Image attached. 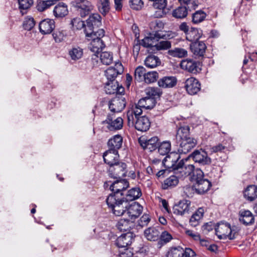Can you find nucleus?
Wrapping results in <instances>:
<instances>
[{"label": "nucleus", "mask_w": 257, "mask_h": 257, "mask_svg": "<svg viewBox=\"0 0 257 257\" xmlns=\"http://www.w3.org/2000/svg\"><path fill=\"white\" fill-rule=\"evenodd\" d=\"M188 14V9L186 7H179L173 11L172 16L177 19H183Z\"/></svg>", "instance_id": "49"}, {"label": "nucleus", "mask_w": 257, "mask_h": 257, "mask_svg": "<svg viewBox=\"0 0 257 257\" xmlns=\"http://www.w3.org/2000/svg\"><path fill=\"white\" fill-rule=\"evenodd\" d=\"M195 163L201 166H209L211 164L212 160L208 156L207 153L202 149L196 150L189 156Z\"/></svg>", "instance_id": "9"}, {"label": "nucleus", "mask_w": 257, "mask_h": 257, "mask_svg": "<svg viewBox=\"0 0 257 257\" xmlns=\"http://www.w3.org/2000/svg\"><path fill=\"white\" fill-rule=\"evenodd\" d=\"M180 163H182L180 168L176 169L175 171V174H179L181 176H187L191 175L195 169V167L193 165L188 164L185 165L184 160L181 159Z\"/></svg>", "instance_id": "29"}, {"label": "nucleus", "mask_w": 257, "mask_h": 257, "mask_svg": "<svg viewBox=\"0 0 257 257\" xmlns=\"http://www.w3.org/2000/svg\"><path fill=\"white\" fill-rule=\"evenodd\" d=\"M127 165L121 161L108 167L107 172L108 176L113 179H120L126 176Z\"/></svg>", "instance_id": "6"}, {"label": "nucleus", "mask_w": 257, "mask_h": 257, "mask_svg": "<svg viewBox=\"0 0 257 257\" xmlns=\"http://www.w3.org/2000/svg\"><path fill=\"white\" fill-rule=\"evenodd\" d=\"M135 236L132 232L127 231L117 237L115 244L119 248H127L134 240Z\"/></svg>", "instance_id": "14"}, {"label": "nucleus", "mask_w": 257, "mask_h": 257, "mask_svg": "<svg viewBox=\"0 0 257 257\" xmlns=\"http://www.w3.org/2000/svg\"><path fill=\"white\" fill-rule=\"evenodd\" d=\"M83 49L79 47H73L69 51V55L71 59L77 60L80 59L83 55Z\"/></svg>", "instance_id": "50"}, {"label": "nucleus", "mask_w": 257, "mask_h": 257, "mask_svg": "<svg viewBox=\"0 0 257 257\" xmlns=\"http://www.w3.org/2000/svg\"><path fill=\"white\" fill-rule=\"evenodd\" d=\"M101 62L105 65H109L112 63L113 55L109 52H103L100 54Z\"/></svg>", "instance_id": "51"}, {"label": "nucleus", "mask_w": 257, "mask_h": 257, "mask_svg": "<svg viewBox=\"0 0 257 257\" xmlns=\"http://www.w3.org/2000/svg\"><path fill=\"white\" fill-rule=\"evenodd\" d=\"M53 13L56 18H63L68 14L67 6L63 2H59L54 7Z\"/></svg>", "instance_id": "34"}, {"label": "nucleus", "mask_w": 257, "mask_h": 257, "mask_svg": "<svg viewBox=\"0 0 257 257\" xmlns=\"http://www.w3.org/2000/svg\"><path fill=\"white\" fill-rule=\"evenodd\" d=\"M55 27V22L52 19H44L39 24V30L42 34H50Z\"/></svg>", "instance_id": "28"}, {"label": "nucleus", "mask_w": 257, "mask_h": 257, "mask_svg": "<svg viewBox=\"0 0 257 257\" xmlns=\"http://www.w3.org/2000/svg\"><path fill=\"white\" fill-rule=\"evenodd\" d=\"M118 82L115 80H107L105 83L104 88L106 93L114 94L118 88Z\"/></svg>", "instance_id": "47"}, {"label": "nucleus", "mask_w": 257, "mask_h": 257, "mask_svg": "<svg viewBox=\"0 0 257 257\" xmlns=\"http://www.w3.org/2000/svg\"><path fill=\"white\" fill-rule=\"evenodd\" d=\"M179 183L178 178L175 175H171L166 179L162 184V188L167 190L176 186Z\"/></svg>", "instance_id": "42"}, {"label": "nucleus", "mask_w": 257, "mask_h": 257, "mask_svg": "<svg viewBox=\"0 0 257 257\" xmlns=\"http://www.w3.org/2000/svg\"><path fill=\"white\" fill-rule=\"evenodd\" d=\"M154 45L155 48L158 50H165L170 49L171 47V42L168 40H162L158 41Z\"/></svg>", "instance_id": "55"}, {"label": "nucleus", "mask_w": 257, "mask_h": 257, "mask_svg": "<svg viewBox=\"0 0 257 257\" xmlns=\"http://www.w3.org/2000/svg\"><path fill=\"white\" fill-rule=\"evenodd\" d=\"M144 63L147 67L154 68L161 65V61L158 56L154 55H149L145 59Z\"/></svg>", "instance_id": "36"}, {"label": "nucleus", "mask_w": 257, "mask_h": 257, "mask_svg": "<svg viewBox=\"0 0 257 257\" xmlns=\"http://www.w3.org/2000/svg\"><path fill=\"white\" fill-rule=\"evenodd\" d=\"M143 110L138 108L129 109L126 112L127 125L129 127L134 126L136 130L142 132L149 130L151 122L146 115L140 116Z\"/></svg>", "instance_id": "1"}, {"label": "nucleus", "mask_w": 257, "mask_h": 257, "mask_svg": "<svg viewBox=\"0 0 257 257\" xmlns=\"http://www.w3.org/2000/svg\"><path fill=\"white\" fill-rule=\"evenodd\" d=\"M181 160L180 154L178 152H171L163 160L162 164L165 168L175 172L176 169L180 168L182 164L180 163Z\"/></svg>", "instance_id": "4"}, {"label": "nucleus", "mask_w": 257, "mask_h": 257, "mask_svg": "<svg viewBox=\"0 0 257 257\" xmlns=\"http://www.w3.org/2000/svg\"><path fill=\"white\" fill-rule=\"evenodd\" d=\"M216 225L212 221L205 223L201 227L202 232L205 234H207L210 231H212L213 229H215Z\"/></svg>", "instance_id": "59"}, {"label": "nucleus", "mask_w": 257, "mask_h": 257, "mask_svg": "<svg viewBox=\"0 0 257 257\" xmlns=\"http://www.w3.org/2000/svg\"><path fill=\"white\" fill-rule=\"evenodd\" d=\"M19 9L23 15L26 13V11L30 9L34 4L33 0H18Z\"/></svg>", "instance_id": "53"}, {"label": "nucleus", "mask_w": 257, "mask_h": 257, "mask_svg": "<svg viewBox=\"0 0 257 257\" xmlns=\"http://www.w3.org/2000/svg\"><path fill=\"white\" fill-rule=\"evenodd\" d=\"M117 228L121 231H130L134 226V222L128 219H120L116 225Z\"/></svg>", "instance_id": "38"}, {"label": "nucleus", "mask_w": 257, "mask_h": 257, "mask_svg": "<svg viewBox=\"0 0 257 257\" xmlns=\"http://www.w3.org/2000/svg\"><path fill=\"white\" fill-rule=\"evenodd\" d=\"M244 197L248 201H252L257 198V186L249 185L244 191Z\"/></svg>", "instance_id": "40"}, {"label": "nucleus", "mask_w": 257, "mask_h": 257, "mask_svg": "<svg viewBox=\"0 0 257 257\" xmlns=\"http://www.w3.org/2000/svg\"><path fill=\"white\" fill-rule=\"evenodd\" d=\"M211 186V182L205 178L196 182L192 188L197 194H203L209 190Z\"/></svg>", "instance_id": "18"}, {"label": "nucleus", "mask_w": 257, "mask_h": 257, "mask_svg": "<svg viewBox=\"0 0 257 257\" xmlns=\"http://www.w3.org/2000/svg\"><path fill=\"white\" fill-rule=\"evenodd\" d=\"M193 173V177L195 182H197L198 180H203L205 179L204 173L200 169H197L196 170H194Z\"/></svg>", "instance_id": "62"}, {"label": "nucleus", "mask_w": 257, "mask_h": 257, "mask_svg": "<svg viewBox=\"0 0 257 257\" xmlns=\"http://www.w3.org/2000/svg\"><path fill=\"white\" fill-rule=\"evenodd\" d=\"M176 138L177 142L187 140L188 138H193L190 135V127L188 125L180 127L177 130Z\"/></svg>", "instance_id": "35"}, {"label": "nucleus", "mask_w": 257, "mask_h": 257, "mask_svg": "<svg viewBox=\"0 0 257 257\" xmlns=\"http://www.w3.org/2000/svg\"><path fill=\"white\" fill-rule=\"evenodd\" d=\"M126 99L123 95L116 96L109 102V108L111 113H115L121 111L125 107Z\"/></svg>", "instance_id": "12"}, {"label": "nucleus", "mask_w": 257, "mask_h": 257, "mask_svg": "<svg viewBox=\"0 0 257 257\" xmlns=\"http://www.w3.org/2000/svg\"><path fill=\"white\" fill-rule=\"evenodd\" d=\"M153 7L155 10L153 16L156 18H160L165 17L170 11L167 7V0H158L153 3Z\"/></svg>", "instance_id": "11"}, {"label": "nucleus", "mask_w": 257, "mask_h": 257, "mask_svg": "<svg viewBox=\"0 0 257 257\" xmlns=\"http://www.w3.org/2000/svg\"><path fill=\"white\" fill-rule=\"evenodd\" d=\"M239 220L246 226L251 225L254 222V217L249 210H241L239 212Z\"/></svg>", "instance_id": "25"}, {"label": "nucleus", "mask_w": 257, "mask_h": 257, "mask_svg": "<svg viewBox=\"0 0 257 257\" xmlns=\"http://www.w3.org/2000/svg\"><path fill=\"white\" fill-rule=\"evenodd\" d=\"M84 32L87 39L89 41L93 38L101 39L105 35V31L102 29H99L97 31H94V29L89 31L88 29H85Z\"/></svg>", "instance_id": "41"}, {"label": "nucleus", "mask_w": 257, "mask_h": 257, "mask_svg": "<svg viewBox=\"0 0 257 257\" xmlns=\"http://www.w3.org/2000/svg\"><path fill=\"white\" fill-rule=\"evenodd\" d=\"M86 25L85 29L89 31L94 29L95 28L99 27L101 25V17L98 14H93L89 16L86 20Z\"/></svg>", "instance_id": "24"}, {"label": "nucleus", "mask_w": 257, "mask_h": 257, "mask_svg": "<svg viewBox=\"0 0 257 257\" xmlns=\"http://www.w3.org/2000/svg\"><path fill=\"white\" fill-rule=\"evenodd\" d=\"M146 93L147 97L152 98L156 101L162 94V91L158 87H149L146 89Z\"/></svg>", "instance_id": "44"}, {"label": "nucleus", "mask_w": 257, "mask_h": 257, "mask_svg": "<svg viewBox=\"0 0 257 257\" xmlns=\"http://www.w3.org/2000/svg\"><path fill=\"white\" fill-rule=\"evenodd\" d=\"M202 31L200 29L191 27L186 35L187 40L191 43L198 41L202 36Z\"/></svg>", "instance_id": "32"}, {"label": "nucleus", "mask_w": 257, "mask_h": 257, "mask_svg": "<svg viewBox=\"0 0 257 257\" xmlns=\"http://www.w3.org/2000/svg\"><path fill=\"white\" fill-rule=\"evenodd\" d=\"M129 6L134 10L139 11L144 7V2L142 0H130Z\"/></svg>", "instance_id": "58"}, {"label": "nucleus", "mask_w": 257, "mask_h": 257, "mask_svg": "<svg viewBox=\"0 0 257 257\" xmlns=\"http://www.w3.org/2000/svg\"><path fill=\"white\" fill-rule=\"evenodd\" d=\"M111 183L109 189L112 192L108 196L115 197H124L123 192L129 187V182L124 179H116Z\"/></svg>", "instance_id": "3"}, {"label": "nucleus", "mask_w": 257, "mask_h": 257, "mask_svg": "<svg viewBox=\"0 0 257 257\" xmlns=\"http://www.w3.org/2000/svg\"><path fill=\"white\" fill-rule=\"evenodd\" d=\"M177 78L174 76H164L158 81V85L163 88H172L177 84Z\"/></svg>", "instance_id": "31"}, {"label": "nucleus", "mask_w": 257, "mask_h": 257, "mask_svg": "<svg viewBox=\"0 0 257 257\" xmlns=\"http://www.w3.org/2000/svg\"><path fill=\"white\" fill-rule=\"evenodd\" d=\"M156 102L154 99L146 96L140 99L137 104L133 105L130 109H134L136 107L140 108L141 110H142V108L151 109L154 107Z\"/></svg>", "instance_id": "27"}, {"label": "nucleus", "mask_w": 257, "mask_h": 257, "mask_svg": "<svg viewBox=\"0 0 257 257\" xmlns=\"http://www.w3.org/2000/svg\"><path fill=\"white\" fill-rule=\"evenodd\" d=\"M35 25L34 19L33 18H28L23 23V27L25 30L30 31Z\"/></svg>", "instance_id": "60"}, {"label": "nucleus", "mask_w": 257, "mask_h": 257, "mask_svg": "<svg viewBox=\"0 0 257 257\" xmlns=\"http://www.w3.org/2000/svg\"><path fill=\"white\" fill-rule=\"evenodd\" d=\"M146 73V69L144 67L141 66H138L135 71V79L138 81L144 80Z\"/></svg>", "instance_id": "56"}, {"label": "nucleus", "mask_w": 257, "mask_h": 257, "mask_svg": "<svg viewBox=\"0 0 257 257\" xmlns=\"http://www.w3.org/2000/svg\"><path fill=\"white\" fill-rule=\"evenodd\" d=\"M190 48L191 52L196 56H203L206 46L203 41H196L192 42L190 45Z\"/></svg>", "instance_id": "26"}, {"label": "nucleus", "mask_w": 257, "mask_h": 257, "mask_svg": "<svg viewBox=\"0 0 257 257\" xmlns=\"http://www.w3.org/2000/svg\"><path fill=\"white\" fill-rule=\"evenodd\" d=\"M141 195L142 192L140 188L134 187L129 190L127 194H124V199L128 202L138 199Z\"/></svg>", "instance_id": "39"}, {"label": "nucleus", "mask_w": 257, "mask_h": 257, "mask_svg": "<svg viewBox=\"0 0 257 257\" xmlns=\"http://www.w3.org/2000/svg\"><path fill=\"white\" fill-rule=\"evenodd\" d=\"M140 146L144 150H147L152 152L158 149L160 142L157 137H154L151 139L146 140H142L141 138L139 140Z\"/></svg>", "instance_id": "17"}, {"label": "nucleus", "mask_w": 257, "mask_h": 257, "mask_svg": "<svg viewBox=\"0 0 257 257\" xmlns=\"http://www.w3.org/2000/svg\"><path fill=\"white\" fill-rule=\"evenodd\" d=\"M177 151L180 154H186L197 145V141L195 138H188L184 140L177 141Z\"/></svg>", "instance_id": "13"}, {"label": "nucleus", "mask_w": 257, "mask_h": 257, "mask_svg": "<svg viewBox=\"0 0 257 257\" xmlns=\"http://www.w3.org/2000/svg\"><path fill=\"white\" fill-rule=\"evenodd\" d=\"M103 124H107V128L110 131L119 130L123 126V119L120 117L115 118L114 113H110L106 119L102 121Z\"/></svg>", "instance_id": "10"}, {"label": "nucleus", "mask_w": 257, "mask_h": 257, "mask_svg": "<svg viewBox=\"0 0 257 257\" xmlns=\"http://www.w3.org/2000/svg\"><path fill=\"white\" fill-rule=\"evenodd\" d=\"M173 239L172 235L167 231H164L160 234L159 240L157 243L159 248L170 242Z\"/></svg>", "instance_id": "45"}, {"label": "nucleus", "mask_w": 257, "mask_h": 257, "mask_svg": "<svg viewBox=\"0 0 257 257\" xmlns=\"http://www.w3.org/2000/svg\"><path fill=\"white\" fill-rule=\"evenodd\" d=\"M168 55L179 58L186 57L188 55L187 51L182 48L175 47L168 51Z\"/></svg>", "instance_id": "43"}, {"label": "nucleus", "mask_w": 257, "mask_h": 257, "mask_svg": "<svg viewBox=\"0 0 257 257\" xmlns=\"http://www.w3.org/2000/svg\"><path fill=\"white\" fill-rule=\"evenodd\" d=\"M201 66L200 62L191 58L182 60L180 63V67L182 69L194 74L201 71Z\"/></svg>", "instance_id": "7"}, {"label": "nucleus", "mask_w": 257, "mask_h": 257, "mask_svg": "<svg viewBox=\"0 0 257 257\" xmlns=\"http://www.w3.org/2000/svg\"><path fill=\"white\" fill-rule=\"evenodd\" d=\"M171 144L170 141H164L159 143L158 151L162 156L168 155L171 151Z\"/></svg>", "instance_id": "46"}, {"label": "nucleus", "mask_w": 257, "mask_h": 257, "mask_svg": "<svg viewBox=\"0 0 257 257\" xmlns=\"http://www.w3.org/2000/svg\"><path fill=\"white\" fill-rule=\"evenodd\" d=\"M206 17V14L202 10L196 11L192 15V22L194 24L203 22Z\"/></svg>", "instance_id": "48"}, {"label": "nucleus", "mask_w": 257, "mask_h": 257, "mask_svg": "<svg viewBox=\"0 0 257 257\" xmlns=\"http://www.w3.org/2000/svg\"><path fill=\"white\" fill-rule=\"evenodd\" d=\"M158 77L159 74L157 71H149L146 73L144 80L149 84L156 81Z\"/></svg>", "instance_id": "54"}, {"label": "nucleus", "mask_w": 257, "mask_h": 257, "mask_svg": "<svg viewBox=\"0 0 257 257\" xmlns=\"http://www.w3.org/2000/svg\"><path fill=\"white\" fill-rule=\"evenodd\" d=\"M151 220L150 216L147 214H144L138 220V225L141 227L147 226Z\"/></svg>", "instance_id": "61"}, {"label": "nucleus", "mask_w": 257, "mask_h": 257, "mask_svg": "<svg viewBox=\"0 0 257 257\" xmlns=\"http://www.w3.org/2000/svg\"><path fill=\"white\" fill-rule=\"evenodd\" d=\"M106 202L108 208L111 209L115 215L120 216L126 212L128 202L124 199V197L108 196Z\"/></svg>", "instance_id": "2"}, {"label": "nucleus", "mask_w": 257, "mask_h": 257, "mask_svg": "<svg viewBox=\"0 0 257 257\" xmlns=\"http://www.w3.org/2000/svg\"><path fill=\"white\" fill-rule=\"evenodd\" d=\"M204 209L203 207L199 208L191 216L189 220L190 225L196 227L199 225L200 220L203 217Z\"/></svg>", "instance_id": "33"}, {"label": "nucleus", "mask_w": 257, "mask_h": 257, "mask_svg": "<svg viewBox=\"0 0 257 257\" xmlns=\"http://www.w3.org/2000/svg\"><path fill=\"white\" fill-rule=\"evenodd\" d=\"M52 35L55 42L57 43L62 42L64 40L65 37L64 33L59 31H55Z\"/></svg>", "instance_id": "63"}, {"label": "nucleus", "mask_w": 257, "mask_h": 257, "mask_svg": "<svg viewBox=\"0 0 257 257\" xmlns=\"http://www.w3.org/2000/svg\"><path fill=\"white\" fill-rule=\"evenodd\" d=\"M80 3H77L76 8L78 12L81 17H85L87 16L93 9L91 3L86 0H80Z\"/></svg>", "instance_id": "22"}, {"label": "nucleus", "mask_w": 257, "mask_h": 257, "mask_svg": "<svg viewBox=\"0 0 257 257\" xmlns=\"http://www.w3.org/2000/svg\"><path fill=\"white\" fill-rule=\"evenodd\" d=\"M183 248L180 246L172 247L166 253L167 257H183Z\"/></svg>", "instance_id": "52"}, {"label": "nucleus", "mask_w": 257, "mask_h": 257, "mask_svg": "<svg viewBox=\"0 0 257 257\" xmlns=\"http://www.w3.org/2000/svg\"><path fill=\"white\" fill-rule=\"evenodd\" d=\"M122 137L120 135H116L114 136L107 142L109 149L118 151L122 147Z\"/></svg>", "instance_id": "30"}, {"label": "nucleus", "mask_w": 257, "mask_h": 257, "mask_svg": "<svg viewBox=\"0 0 257 257\" xmlns=\"http://www.w3.org/2000/svg\"><path fill=\"white\" fill-rule=\"evenodd\" d=\"M190 201L187 200L180 201L173 207V213L176 215L184 216L189 214Z\"/></svg>", "instance_id": "16"}, {"label": "nucleus", "mask_w": 257, "mask_h": 257, "mask_svg": "<svg viewBox=\"0 0 257 257\" xmlns=\"http://www.w3.org/2000/svg\"><path fill=\"white\" fill-rule=\"evenodd\" d=\"M225 148V146H223L221 144H219L216 146L211 147L210 149V151L211 154L216 153L218 152H222Z\"/></svg>", "instance_id": "64"}, {"label": "nucleus", "mask_w": 257, "mask_h": 257, "mask_svg": "<svg viewBox=\"0 0 257 257\" xmlns=\"http://www.w3.org/2000/svg\"><path fill=\"white\" fill-rule=\"evenodd\" d=\"M98 9L99 12L104 16L106 15L109 11V0H99Z\"/></svg>", "instance_id": "57"}, {"label": "nucleus", "mask_w": 257, "mask_h": 257, "mask_svg": "<svg viewBox=\"0 0 257 257\" xmlns=\"http://www.w3.org/2000/svg\"><path fill=\"white\" fill-rule=\"evenodd\" d=\"M184 88L188 94L194 95L197 93L201 89L199 81L194 77L188 78L185 82Z\"/></svg>", "instance_id": "15"}, {"label": "nucleus", "mask_w": 257, "mask_h": 257, "mask_svg": "<svg viewBox=\"0 0 257 257\" xmlns=\"http://www.w3.org/2000/svg\"><path fill=\"white\" fill-rule=\"evenodd\" d=\"M143 207L138 203L133 202L131 204H127L126 211L128 216L132 220L138 218L143 212Z\"/></svg>", "instance_id": "20"}, {"label": "nucleus", "mask_w": 257, "mask_h": 257, "mask_svg": "<svg viewBox=\"0 0 257 257\" xmlns=\"http://www.w3.org/2000/svg\"><path fill=\"white\" fill-rule=\"evenodd\" d=\"M103 161L108 167L119 161V155L118 151L110 149L106 151L103 155Z\"/></svg>", "instance_id": "19"}, {"label": "nucleus", "mask_w": 257, "mask_h": 257, "mask_svg": "<svg viewBox=\"0 0 257 257\" xmlns=\"http://www.w3.org/2000/svg\"><path fill=\"white\" fill-rule=\"evenodd\" d=\"M144 236L147 240L155 241L159 240L161 234V228L159 227H150L144 231Z\"/></svg>", "instance_id": "23"}, {"label": "nucleus", "mask_w": 257, "mask_h": 257, "mask_svg": "<svg viewBox=\"0 0 257 257\" xmlns=\"http://www.w3.org/2000/svg\"><path fill=\"white\" fill-rule=\"evenodd\" d=\"M91 40L90 50L95 54H98L105 46L103 41L100 39L93 38Z\"/></svg>", "instance_id": "37"}, {"label": "nucleus", "mask_w": 257, "mask_h": 257, "mask_svg": "<svg viewBox=\"0 0 257 257\" xmlns=\"http://www.w3.org/2000/svg\"><path fill=\"white\" fill-rule=\"evenodd\" d=\"M115 67H110L105 71V75L107 80H115V78L118 74L123 72V66L120 63H116Z\"/></svg>", "instance_id": "21"}, {"label": "nucleus", "mask_w": 257, "mask_h": 257, "mask_svg": "<svg viewBox=\"0 0 257 257\" xmlns=\"http://www.w3.org/2000/svg\"><path fill=\"white\" fill-rule=\"evenodd\" d=\"M165 35L160 33L159 31L150 33L148 35L142 40L141 44L144 47L151 48L152 49L155 48V43L159 41L161 39H166Z\"/></svg>", "instance_id": "8"}, {"label": "nucleus", "mask_w": 257, "mask_h": 257, "mask_svg": "<svg viewBox=\"0 0 257 257\" xmlns=\"http://www.w3.org/2000/svg\"><path fill=\"white\" fill-rule=\"evenodd\" d=\"M215 232L218 238L227 239L230 240L235 238V232L232 233V230L230 224L221 221L216 224Z\"/></svg>", "instance_id": "5"}]
</instances>
